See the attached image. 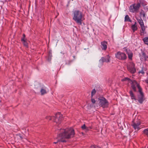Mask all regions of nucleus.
I'll return each mask as SVG.
<instances>
[{
	"instance_id": "1",
	"label": "nucleus",
	"mask_w": 148,
	"mask_h": 148,
	"mask_svg": "<svg viewBox=\"0 0 148 148\" xmlns=\"http://www.w3.org/2000/svg\"><path fill=\"white\" fill-rule=\"evenodd\" d=\"M58 138L62 142H66V139H69L73 137L75 135V131L72 128H67L65 129H60Z\"/></svg>"
},
{
	"instance_id": "2",
	"label": "nucleus",
	"mask_w": 148,
	"mask_h": 148,
	"mask_svg": "<svg viewBox=\"0 0 148 148\" xmlns=\"http://www.w3.org/2000/svg\"><path fill=\"white\" fill-rule=\"evenodd\" d=\"M73 19L78 24L81 25L82 21V12L77 10H76L73 12Z\"/></svg>"
},
{
	"instance_id": "3",
	"label": "nucleus",
	"mask_w": 148,
	"mask_h": 148,
	"mask_svg": "<svg viewBox=\"0 0 148 148\" xmlns=\"http://www.w3.org/2000/svg\"><path fill=\"white\" fill-rule=\"evenodd\" d=\"M98 99L99 106L103 108H107L108 106L109 102L105 98L103 97H100Z\"/></svg>"
},
{
	"instance_id": "4",
	"label": "nucleus",
	"mask_w": 148,
	"mask_h": 148,
	"mask_svg": "<svg viewBox=\"0 0 148 148\" xmlns=\"http://www.w3.org/2000/svg\"><path fill=\"white\" fill-rule=\"evenodd\" d=\"M140 6V3L134 4L131 5L129 8L130 12H137Z\"/></svg>"
},
{
	"instance_id": "5",
	"label": "nucleus",
	"mask_w": 148,
	"mask_h": 148,
	"mask_svg": "<svg viewBox=\"0 0 148 148\" xmlns=\"http://www.w3.org/2000/svg\"><path fill=\"white\" fill-rule=\"evenodd\" d=\"M115 57L117 59L122 60H124L127 58L126 54L121 51H118L115 54Z\"/></svg>"
},
{
	"instance_id": "6",
	"label": "nucleus",
	"mask_w": 148,
	"mask_h": 148,
	"mask_svg": "<svg viewBox=\"0 0 148 148\" xmlns=\"http://www.w3.org/2000/svg\"><path fill=\"white\" fill-rule=\"evenodd\" d=\"M62 119V115L60 112L56 114L55 116L53 117V121L57 123H60Z\"/></svg>"
},
{
	"instance_id": "7",
	"label": "nucleus",
	"mask_w": 148,
	"mask_h": 148,
	"mask_svg": "<svg viewBox=\"0 0 148 148\" xmlns=\"http://www.w3.org/2000/svg\"><path fill=\"white\" fill-rule=\"evenodd\" d=\"M136 19L141 27V30L140 31V35H143L145 33V29L143 21L142 19L140 17L137 18Z\"/></svg>"
},
{
	"instance_id": "8",
	"label": "nucleus",
	"mask_w": 148,
	"mask_h": 148,
	"mask_svg": "<svg viewBox=\"0 0 148 148\" xmlns=\"http://www.w3.org/2000/svg\"><path fill=\"white\" fill-rule=\"evenodd\" d=\"M127 68L128 71L132 73H134L136 72V70L134 67V64L132 62H130L127 66Z\"/></svg>"
},
{
	"instance_id": "9",
	"label": "nucleus",
	"mask_w": 148,
	"mask_h": 148,
	"mask_svg": "<svg viewBox=\"0 0 148 148\" xmlns=\"http://www.w3.org/2000/svg\"><path fill=\"white\" fill-rule=\"evenodd\" d=\"M142 88H139V92L140 95L138 96V101L139 102L141 103L143 102V100L145 99V98L143 93L142 92Z\"/></svg>"
},
{
	"instance_id": "10",
	"label": "nucleus",
	"mask_w": 148,
	"mask_h": 148,
	"mask_svg": "<svg viewBox=\"0 0 148 148\" xmlns=\"http://www.w3.org/2000/svg\"><path fill=\"white\" fill-rule=\"evenodd\" d=\"M130 83H131L132 84L131 86L134 90L135 91H136V86L137 87L138 89L139 87H140V88H141L139 84L135 80H134L133 81H132V82H130Z\"/></svg>"
},
{
	"instance_id": "11",
	"label": "nucleus",
	"mask_w": 148,
	"mask_h": 148,
	"mask_svg": "<svg viewBox=\"0 0 148 148\" xmlns=\"http://www.w3.org/2000/svg\"><path fill=\"white\" fill-rule=\"evenodd\" d=\"M140 121H138L137 123H134L132 125V126L133 127L134 129L136 131H138L139 130L141 127L140 126Z\"/></svg>"
},
{
	"instance_id": "12",
	"label": "nucleus",
	"mask_w": 148,
	"mask_h": 148,
	"mask_svg": "<svg viewBox=\"0 0 148 148\" xmlns=\"http://www.w3.org/2000/svg\"><path fill=\"white\" fill-rule=\"evenodd\" d=\"M40 88L41 95H43L47 93L46 87L45 86L43 85H42L40 86Z\"/></svg>"
},
{
	"instance_id": "13",
	"label": "nucleus",
	"mask_w": 148,
	"mask_h": 148,
	"mask_svg": "<svg viewBox=\"0 0 148 148\" xmlns=\"http://www.w3.org/2000/svg\"><path fill=\"white\" fill-rule=\"evenodd\" d=\"M107 42L103 41L101 42V47L103 50L105 51L107 49Z\"/></svg>"
},
{
	"instance_id": "14",
	"label": "nucleus",
	"mask_w": 148,
	"mask_h": 148,
	"mask_svg": "<svg viewBox=\"0 0 148 148\" xmlns=\"http://www.w3.org/2000/svg\"><path fill=\"white\" fill-rule=\"evenodd\" d=\"M110 57L108 55L106 58L102 57L99 60V62L101 63L103 62H108L110 61Z\"/></svg>"
},
{
	"instance_id": "15",
	"label": "nucleus",
	"mask_w": 148,
	"mask_h": 148,
	"mask_svg": "<svg viewBox=\"0 0 148 148\" xmlns=\"http://www.w3.org/2000/svg\"><path fill=\"white\" fill-rule=\"evenodd\" d=\"M81 128L83 130H85L86 132H87L90 129L92 128L91 126L87 127L86 126L85 124H84L81 127Z\"/></svg>"
},
{
	"instance_id": "16",
	"label": "nucleus",
	"mask_w": 148,
	"mask_h": 148,
	"mask_svg": "<svg viewBox=\"0 0 148 148\" xmlns=\"http://www.w3.org/2000/svg\"><path fill=\"white\" fill-rule=\"evenodd\" d=\"M140 59L141 60H146V57L145 53H143L141 55H140Z\"/></svg>"
},
{
	"instance_id": "17",
	"label": "nucleus",
	"mask_w": 148,
	"mask_h": 148,
	"mask_svg": "<svg viewBox=\"0 0 148 148\" xmlns=\"http://www.w3.org/2000/svg\"><path fill=\"white\" fill-rule=\"evenodd\" d=\"M136 23L135 22L134 24L132 26V29L133 30V32H134L137 29V27L136 25Z\"/></svg>"
},
{
	"instance_id": "18",
	"label": "nucleus",
	"mask_w": 148,
	"mask_h": 148,
	"mask_svg": "<svg viewBox=\"0 0 148 148\" xmlns=\"http://www.w3.org/2000/svg\"><path fill=\"white\" fill-rule=\"evenodd\" d=\"M129 93L130 94V96L131 97V98L132 99H134L135 100V97L132 91V90L130 91Z\"/></svg>"
},
{
	"instance_id": "19",
	"label": "nucleus",
	"mask_w": 148,
	"mask_h": 148,
	"mask_svg": "<svg viewBox=\"0 0 148 148\" xmlns=\"http://www.w3.org/2000/svg\"><path fill=\"white\" fill-rule=\"evenodd\" d=\"M21 41L23 42V43L24 45L26 47H28V44L27 43L26 40L24 39V38L21 39Z\"/></svg>"
},
{
	"instance_id": "20",
	"label": "nucleus",
	"mask_w": 148,
	"mask_h": 148,
	"mask_svg": "<svg viewBox=\"0 0 148 148\" xmlns=\"http://www.w3.org/2000/svg\"><path fill=\"white\" fill-rule=\"evenodd\" d=\"M124 21H128L130 22L131 21V20L129 18V16L127 15L125 16Z\"/></svg>"
},
{
	"instance_id": "21",
	"label": "nucleus",
	"mask_w": 148,
	"mask_h": 148,
	"mask_svg": "<svg viewBox=\"0 0 148 148\" xmlns=\"http://www.w3.org/2000/svg\"><path fill=\"white\" fill-rule=\"evenodd\" d=\"M143 41L145 44L148 45V37H146L144 38Z\"/></svg>"
},
{
	"instance_id": "22",
	"label": "nucleus",
	"mask_w": 148,
	"mask_h": 148,
	"mask_svg": "<svg viewBox=\"0 0 148 148\" xmlns=\"http://www.w3.org/2000/svg\"><path fill=\"white\" fill-rule=\"evenodd\" d=\"M122 81H127L128 82L130 83V82H132V80H130L129 78H125L124 79H122L121 80Z\"/></svg>"
},
{
	"instance_id": "23",
	"label": "nucleus",
	"mask_w": 148,
	"mask_h": 148,
	"mask_svg": "<svg viewBox=\"0 0 148 148\" xmlns=\"http://www.w3.org/2000/svg\"><path fill=\"white\" fill-rule=\"evenodd\" d=\"M96 91L95 89H93L91 92V97L92 98V97L95 94Z\"/></svg>"
},
{
	"instance_id": "24",
	"label": "nucleus",
	"mask_w": 148,
	"mask_h": 148,
	"mask_svg": "<svg viewBox=\"0 0 148 148\" xmlns=\"http://www.w3.org/2000/svg\"><path fill=\"white\" fill-rule=\"evenodd\" d=\"M46 119L48 120H53V117H51L50 116H47L46 117Z\"/></svg>"
},
{
	"instance_id": "25",
	"label": "nucleus",
	"mask_w": 148,
	"mask_h": 148,
	"mask_svg": "<svg viewBox=\"0 0 148 148\" xmlns=\"http://www.w3.org/2000/svg\"><path fill=\"white\" fill-rule=\"evenodd\" d=\"M128 55L129 58L130 59H132L133 56L132 53V52H130V53L128 54Z\"/></svg>"
},
{
	"instance_id": "26",
	"label": "nucleus",
	"mask_w": 148,
	"mask_h": 148,
	"mask_svg": "<svg viewBox=\"0 0 148 148\" xmlns=\"http://www.w3.org/2000/svg\"><path fill=\"white\" fill-rule=\"evenodd\" d=\"M143 133L147 136L148 135V129H145L143 131Z\"/></svg>"
},
{
	"instance_id": "27",
	"label": "nucleus",
	"mask_w": 148,
	"mask_h": 148,
	"mask_svg": "<svg viewBox=\"0 0 148 148\" xmlns=\"http://www.w3.org/2000/svg\"><path fill=\"white\" fill-rule=\"evenodd\" d=\"M91 101L92 103L93 104H94L95 103L96 101H95V100L92 97H91Z\"/></svg>"
},
{
	"instance_id": "28",
	"label": "nucleus",
	"mask_w": 148,
	"mask_h": 148,
	"mask_svg": "<svg viewBox=\"0 0 148 148\" xmlns=\"http://www.w3.org/2000/svg\"><path fill=\"white\" fill-rule=\"evenodd\" d=\"M138 73H142V74H144V72L143 70H142L138 72Z\"/></svg>"
},
{
	"instance_id": "29",
	"label": "nucleus",
	"mask_w": 148,
	"mask_h": 148,
	"mask_svg": "<svg viewBox=\"0 0 148 148\" xmlns=\"http://www.w3.org/2000/svg\"><path fill=\"white\" fill-rule=\"evenodd\" d=\"M96 146H94V145H92L91 146L90 148H95Z\"/></svg>"
},
{
	"instance_id": "30",
	"label": "nucleus",
	"mask_w": 148,
	"mask_h": 148,
	"mask_svg": "<svg viewBox=\"0 0 148 148\" xmlns=\"http://www.w3.org/2000/svg\"><path fill=\"white\" fill-rule=\"evenodd\" d=\"M23 38H24V39H25L24 38L25 37V35L24 34H23Z\"/></svg>"
},
{
	"instance_id": "31",
	"label": "nucleus",
	"mask_w": 148,
	"mask_h": 148,
	"mask_svg": "<svg viewBox=\"0 0 148 148\" xmlns=\"http://www.w3.org/2000/svg\"><path fill=\"white\" fill-rule=\"evenodd\" d=\"M95 148H101L99 146H96Z\"/></svg>"
},
{
	"instance_id": "32",
	"label": "nucleus",
	"mask_w": 148,
	"mask_h": 148,
	"mask_svg": "<svg viewBox=\"0 0 148 148\" xmlns=\"http://www.w3.org/2000/svg\"><path fill=\"white\" fill-rule=\"evenodd\" d=\"M145 82L147 83H148V80H145Z\"/></svg>"
},
{
	"instance_id": "33",
	"label": "nucleus",
	"mask_w": 148,
	"mask_h": 148,
	"mask_svg": "<svg viewBox=\"0 0 148 148\" xmlns=\"http://www.w3.org/2000/svg\"><path fill=\"white\" fill-rule=\"evenodd\" d=\"M57 143V142H54V143Z\"/></svg>"
}]
</instances>
